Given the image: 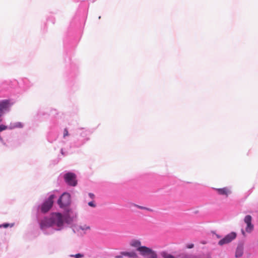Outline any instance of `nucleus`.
Masks as SVG:
<instances>
[{
  "label": "nucleus",
  "mask_w": 258,
  "mask_h": 258,
  "mask_svg": "<svg viewBox=\"0 0 258 258\" xmlns=\"http://www.w3.org/2000/svg\"><path fill=\"white\" fill-rule=\"evenodd\" d=\"M64 179L66 182L71 186H75L77 184L76 175L72 172H68L64 175Z\"/></svg>",
  "instance_id": "obj_4"
},
{
  "label": "nucleus",
  "mask_w": 258,
  "mask_h": 258,
  "mask_svg": "<svg viewBox=\"0 0 258 258\" xmlns=\"http://www.w3.org/2000/svg\"><path fill=\"white\" fill-rule=\"evenodd\" d=\"M246 224L247 227L245 229L246 232L248 233L251 232L253 229V225L251 224V222L248 223Z\"/></svg>",
  "instance_id": "obj_15"
},
{
  "label": "nucleus",
  "mask_w": 258,
  "mask_h": 258,
  "mask_svg": "<svg viewBox=\"0 0 258 258\" xmlns=\"http://www.w3.org/2000/svg\"><path fill=\"white\" fill-rule=\"evenodd\" d=\"M9 224H3V225H1L0 227H3L4 228H7L9 226Z\"/></svg>",
  "instance_id": "obj_25"
},
{
  "label": "nucleus",
  "mask_w": 258,
  "mask_h": 258,
  "mask_svg": "<svg viewBox=\"0 0 258 258\" xmlns=\"http://www.w3.org/2000/svg\"><path fill=\"white\" fill-rule=\"evenodd\" d=\"M2 140V138H1V137L0 136V140Z\"/></svg>",
  "instance_id": "obj_27"
},
{
  "label": "nucleus",
  "mask_w": 258,
  "mask_h": 258,
  "mask_svg": "<svg viewBox=\"0 0 258 258\" xmlns=\"http://www.w3.org/2000/svg\"><path fill=\"white\" fill-rule=\"evenodd\" d=\"M194 247V244L193 243H189V244H187L186 245V248L190 249V248H192Z\"/></svg>",
  "instance_id": "obj_21"
},
{
  "label": "nucleus",
  "mask_w": 258,
  "mask_h": 258,
  "mask_svg": "<svg viewBox=\"0 0 258 258\" xmlns=\"http://www.w3.org/2000/svg\"><path fill=\"white\" fill-rule=\"evenodd\" d=\"M246 224L247 227L245 229L246 232L248 233L251 232L253 229V225L251 224V222L248 223Z\"/></svg>",
  "instance_id": "obj_14"
},
{
  "label": "nucleus",
  "mask_w": 258,
  "mask_h": 258,
  "mask_svg": "<svg viewBox=\"0 0 258 258\" xmlns=\"http://www.w3.org/2000/svg\"><path fill=\"white\" fill-rule=\"evenodd\" d=\"M130 245L131 247L136 248L138 252L142 246L141 241L137 239H133L131 240L130 242Z\"/></svg>",
  "instance_id": "obj_8"
},
{
  "label": "nucleus",
  "mask_w": 258,
  "mask_h": 258,
  "mask_svg": "<svg viewBox=\"0 0 258 258\" xmlns=\"http://www.w3.org/2000/svg\"><path fill=\"white\" fill-rule=\"evenodd\" d=\"M161 256L163 258H174V257L170 254H168L167 252L163 251L160 253Z\"/></svg>",
  "instance_id": "obj_13"
},
{
  "label": "nucleus",
  "mask_w": 258,
  "mask_h": 258,
  "mask_svg": "<svg viewBox=\"0 0 258 258\" xmlns=\"http://www.w3.org/2000/svg\"><path fill=\"white\" fill-rule=\"evenodd\" d=\"M252 218L250 215H247L244 218V222L246 224L251 222Z\"/></svg>",
  "instance_id": "obj_16"
},
{
  "label": "nucleus",
  "mask_w": 258,
  "mask_h": 258,
  "mask_svg": "<svg viewBox=\"0 0 258 258\" xmlns=\"http://www.w3.org/2000/svg\"><path fill=\"white\" fill-rule=\"evenodd\" d=\"M53 224H56L58 227H61L63 223L62 215L60 213H55L52 216Z\"/></svg>",
  "instance_id": "obj_6"
},
{
  "label": "nucleus",
  "mask_w": 258,
  "mask_h": 258,
  "mask_svg": "<svg viewBox=\"0 0 258 258\" xmlns=\"http://www.w3.org/2000/svg\"><path fill=\"white\" fill-rule=\"evenodd\" d=\"M71 203V196L68 193H63L57 201L59 206L62 208H64Z\"/></svg>",
  "instance_id": "obj_2"
},
{
  "label": "nucleus",
  "mask_w": 258,
  "mask_h": 258,
  "mask_svg": "<svg viewBox=\"0 0 258 258\" xmlns=\"http://www.w3.org/2000/svg\"><path fill=\"white\" fill-rule=\"evenodd\" d=\"M9 101L8 100H3L0 102V112L3 114V110L6 109L8 106Z\"/></svg>",
  "instance_id": "obj_11"
},
{
  "label": "nucleus",
  "mask_w": 258,
  "mask_h": 258,
  "mask_svg": "<svg viewBox=\"0 0 258 258\" xmlns=\"http://www.w3.org/2000/svg\"><path fill=\"white\" fill-rule=\"evenodd\" d=\"M54 198L55 196L51 195L49 196L48 199L43 203L41 207V211L42 213H45L51 209L53 204V199Z\"/></svg>",
  "instance_id": "obj_3"
},
{
  "label": "nucleus",
  "mask_w": 258,
  "mask_h": 258,
  "mask_svg": "<svg viewBox=\"0 0 258 258\" xmlns=\"http://www.w3.org/2000/svg\"><path fill=\"white\" fill-rule=\"evenodd\" d=\"M71 257H75V258H80L84 256V255L81 253H77L74 255H71Z\"/></svg>",
  "instance_id": "obj_19"
},
{
  "label": "nucleus",
  "mask_w": 258,
  "mask_h": 258,
  "mask_svg": "<svg viewBox=\"0 0 258 258\" xmlns=\"http://www.w3.org/2000/svg\"><path fill=\"white\" fill-rule=\"evenodd\" d=\"M139 253L143 257H149V258H157L158 257L156 251L146 246H142L139 251Z\"/></svg>",
  "instance_id": "obj_1"
},
{
  "label": "nucleus",
  "mask_w": 258,
  "mask_h": 258,
  "mask_svg": "<svg viewBox=\"0 0 258 258\" xmlns=\"http://www.w3.org/2000/svg\"><path fill=\"white\" fill-rule=\"evenodd\" d=\"M122 256H126L128 257H137V253L133 251H122L120 252V255L117 256L116 258H121Z\"/></svg>",
  "instance_id": "obj_9"
},
{
  "label": "nucleus",
  "mask_w": 258,
  "mask_h": 258,
  "mask_svg": "<svg viewBox=\"0 0 258 258\" xmlns=\"http://www.w3.org/2000/svg\"><path fill=\"white\" fill-rule=\"evenodd\" d=\"M89 196L91 198V199H94V197H95V196L92 193H89Z\"/></svg>",
  "instance_id": "obj_24"
},
{
  "label": "nucleus",
  "mask_w": 258,
  "mask_h": 258,
  "mask_svg": "<svg viewBox=\"0 0 258 258\" xmlns=\"http://www.w3.org/2000/svg\"><path fill=\"white\" fill-rule=\"evenodd\" d=\"M236 235H237L235 232H231L221 239L218 242V244L220 246H222L223 245L228 244L236 238Z\"/></svg>",
  "instance_id": "obj_5"
},
{
  "label": "nucleus",
  "mask_w": 258,
  "mask_h": 258,
  "mask_svg": "<svg viewBox=\"0 0 258 258\" xmlns=\"http://www.w3.org/2000/svg\"><path fill=\"white\" fill-rule=\"evenodd\" d=\"M2 121V113L0 112V122H1Z\"/></svg>",
  "instance_id": "obj_26"
},
{
  "label": "nucleus",
  "mask_w": 258,
  "mask_h": 258,
  "mask_svg": "<svg viewBox=\"0 0 258 258\" xmlns=\"http://www.w3.org/2000/svg\"><path fill=\"white\" fill-rule=\"evenodd\" d=\"M243 254V248L241 247H238L236 250L235 256L236 257L242 256Z\"/></svg>",
  "instance_id": "obj_12"
},
{
  "label": "nucleus",
  "mask_w": 258,
  "mask_h": 258,
  "mask_svg": "<svg viewBox=\"0 0 258 258\" xmlns=\"http://www.w3.org/2000/svg\"><path fill=\"white\" fill-rule=\"evenodd\" d=\"M216 190L218 194L221 195H225L226 196H228V195L230 193V189L226 187L220 188H216Z\"/></svg>",
  "instance_id": "obj_10"
},
{
  "label": "nucleus",
  "mask_w": 258,
  "mask_h": 258,
  "mask_svg": "<svg viewBox=\"0 0 258 258\" xmlns=\"http://www.w3.org/2000/svg\"><path fill=\"white\" fill-rule=\"evenodd\" d=\"M53 225V219H52V217L44 218L41 221L40 223V228L42 229H44L49 227H51Z\"/></svg>",
  "instance_id": "obj_7"
},
{
  "label": "nucleus",
  "mask_w": 258,
  "mask_h": 258,
  "mask_svg": "<svg viewBox=\"0 0 258 258\" xmlns=\"http://www.w3.org/2000/svg\"><path fill=\"white\" fill-rule=\"evenodd\" d=\"M79 229H81L83 231H84V230H90V227L89 226H87L86 225H83V226H80L79 227Z\"/></svg>",
  "instance_id": "obj_18"
},
{
  "label": "nucleus",
  "mask_w": 258,
  "mask_h": 258,
  "mask_svg": "<svg viewBox=\"0 0 258 258\" xmlns=\"http://www.w3.org/2000/svg\"><path fill=\"white\" fill-rule=\"evenodd\" d=\"M134 206L140 209H142V210H148L149 211H151V212H152L153 211V210L152 209H149V208H146V207H143V206H139V205H136V204H134Z\"/></svg>",
  "instance_id": "obj_17"
},
{
  "label": "nucleus",
  "mask_w": 258,
  "mask_h": 258,
  "mask_svg": "<svg viewBox=\"0 0 258 258\" xmlns=\"http://www.w3.org/2000/svg\"><path fill=\"white\" fill-rule=\"evenodd\" d=\"M217 237L219 238L220 236L219 235H217Z\"/></svg>",
  "instance_id": "obj_28"
},
{
  "label": "nucleus",
  "mask_w": 258,
  "mask_h": 258,
  "mask_svg": "<svg viewBox=\"0 0 258 258\" xmlns=\"http://www.w3.org/2000/svg\"><path fill=\"white\" fill-rule=\"evenodd\" d=\"M69 135V132L67 128H64L63 131V137L65 138L66 136Z\"/></svg>",
  "instance_id": "obj_22"
},
{
  "label": "nucleus",
  "mask_w": 258,
  "mask_h": 258,
  "mask_svg": "<svg viewBox=\"0 0 258 258\" xmlns=\"http://www.w3.org/2000/svg\"><path fill=\"white\" fill-rule=\"evenodd\" d=\"M7 128H8L7 126L3 125V124L0 125V132L3 131L4 130H6Z\"/></svg>",
  "instance_id": "obj_20"
},
{
  "label": "nucleus",
  "mask_w": 258,
  "mask_h": 258,
  "mask_svg": "<svg viewBox=\"0 0 258 258\" xmlns=\"http://www.w3.org/2000/svg\"><path fill=\"white\" fill-rule=\"evenodd\" d=\"M88 205L90 207H96V205L94 204V203L92 201V202H90L88 203Z\"/></svg>",
  "instance_id": "obj_23"
}]
</instances>
